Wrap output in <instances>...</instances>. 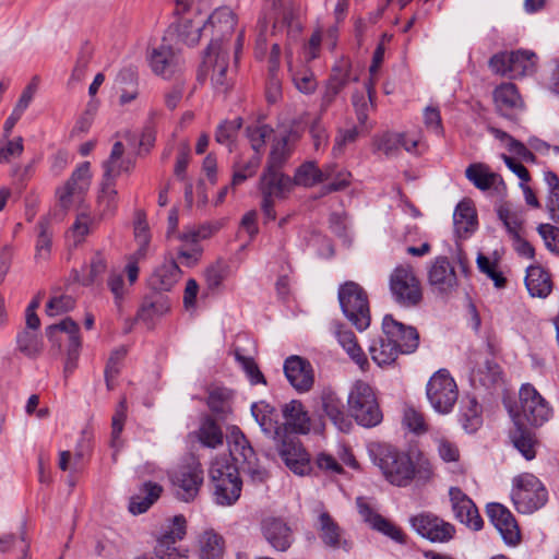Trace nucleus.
<instances>
[{
	"instance_id": "48",
	"label": "nucleus",
	"mask_w": 559,
	"mask_h": 559,
	"mask_svg": "<svg viewBox=\"0 0 559 559\" xmlns=\"http://www.w3.org/2000/svg\"><path fill=\"white\" fill-rule=\"evenodd\" d=\"M107 270V259L106 257L100 252L96 251L93 257L91 258V261L88 265H86L83 269V275L80 280L81 283L85 286H90L98 281H100L103 274Z\"/></svg>"
},
{
	"instance_id": "36",
	"label": "nucleus",
	"mask_w": 559,
	"mask_h": 559,
	"mask_svg": "<svg viewBox=\"0 0 559 559\" xmlns=\"http://www.w3.org/2000/svg\"><path fill=\"white\" fill-rule=\"evenodd\" d=\"M224 539L213 530L203 532L198 538L200 559H221L224 555Z\"/></svg>"
},
{
	"instance_id": "63",
	"label": "nucleus",
	"mask_w": 559,
	"mask_h": 559,
	"mask_svg": "<svg viewBox=\"0 0 559 559\" xmlns=\"http://www.w3.org/2000/svg\"><path fill=\"white\" fill-rule=\"evenodd\" d=\"M426 129L437 135L443 133V126L438 107L427 106L423 112Z\"/></svg>"
},
{
	"instance_id": "35",
	"label": "nucleus",
	"mask_w": 559,
	"mask_h": 559,
	"mask_svg": "<svg viewBox=\"0 0 559 559\" xmlns=\"http://www.w3.org/2000/svg\"><path fill=\"white\" fill-rule=\"evenodd\" d=\"M510 439L514 448L525 457L531 461L536 456V448L538 441L535 433L528 430L523 425H514V429L510 432Z\"/></svg>"
},
{
	"instance_id": "2",
	"label": "nucleus",
	"mask_w": 559,
	"mask_h": 559,
	"mask_svg": "<svg viewBox=\"0 0 559 559\" xmlns=\"http://www.w3.org/2000/svg\"><path fill=\"white\" fill-rule=\"evenodd\" d=\"M506 407L514 425L539 427L551 416L548 403L530 383L521 386L519 402H506Z\"/></svg>"
},
{
	"instance_id": "40",
	"label": "nucleus",
	"mask_w": 559,
	"mask_h": 559,
	"mask_svg": "<svg viewBox=\"0 0 559 559\" xmlns=\"http://www.w3.org/2000/svg\"><path fill=\"white\" fill-rule=\"evenodd\" d=\"M91 164L88 162H83L75 168L64 185L67 186V189H70L80 200H82L91 187Z\"/></svg>"
},
{
	"instance_id": "57",
	"label": "nucleus",
	"mask_w": 559,
	"mask_h": 559,
	"mask_svg": "<svg viewBox=\"0 0 559 559\" xmlns=\"http://www.w3.org/2000/svg\"><path fill=\"white\" fill-rule=\"evenodd\" d=\"M117 81L118 83L130 82L132 84L131 88L121 91V94L119 96L120 105L129 104L138 97L139 92L135 84L136 74L132 69L121 70L117 76Z\"/></svg>"
},
{
	"instance_id": "9",
	"label": "nucleus",
	"mask_w": 559,
	"mask_h": 559,
	"mask_svg": "<svg viewBox=\"0 0 559 559\" xmlns=\"http://www.w3.org/2000/svg\"><path fill=\"white\" fill-rule=\"evenodd\" d=\"M389 287L393 299L402 307H416L423 299L420 282L409 265H399L392 271Z\"/></svg>"
},
{
	"instance_id": "10",
	"label": "nucleus",
	"mask_w": 559,
	"mask_h": 559,
	"mask_svg": "<svg viewBox=\"0 0 559 559\" xmlns=\"http://www.w3.org/2000/svg\"><path fill=\"white\" fill-rule=\"evenodd\" d=\"M228 443L229 452L235 463L241 466L242 471L250 476L253 483H263L267 477V473L255 464L254 450L238 427L231 428Z\"/></svg>"
},
{
	"instance_id": "12",
	"label": "nucleus",
	"mask_w": 559,
	"mask_h": 559,
	"mask_svg": "<svg viewBox=\"0 0 559 559\" xmlns=\"http://www.w3.org/2000/svg\"><path fill=\"white\" fill-rule=\"evenodd\" d=\"M412 528L430 543L445 544L451 542L456 533L455 526L428 511L409 518Z\"/></svg>"
},
{
	"instance_id": "11",
	"label": "nucleus",
	"mask_w": 559,
	"mask_h": 559,
	"mask_svg": "<svg viewBox=\"0 0 559 559\" xmlns=\"http://www.w3.org/2000/svg\"><path fill=\"white\" fill-rule=\"evenodd\" d=\"M377 465L392 485L404 487L412 481V459L393 448H384L377 457Z\"/></svg>"
},
{
	"instance_id": "54",
	"label": "nucleus",
	"mask_w": 559,
	"mask_h": 559,
	"mask_svg": "<svg viewBox=\"0 0 559 559\" xmlns=\"http://www.w3.org/2000/svg\"><path fill=\"white\" fill-rule=\"evenodd\" d=\"M127 355V348L119 347L110 354L106 368H105V379L106 384L109 390L114 388L112 381L120 372L122 360Z\"/></svg>"
},
{
	"instance_id": "51",
	"label": "nucleus",
	"mask_w": 559,
	"mask_h": 559,
	"mask_svg": "<svg viewBox=\"0 0 559 559\" xmlns=\"http://www.w3.org/2000/svg\"><path fill=\"white\" fill-rule=\"evenodd\" d=\"M58 331L69 334V345L73 347L74 352L80 349L81 340L79 336V325L72 319L66 318L58 324L49 325L46 329V335L50 341H55V334Z\"/></svg>"
},
{
	"instance_id": "52",
	"label": "nucleus",
	"mask_w": 559,
	"mask_h": 559,
	"mask_svg": "<svg viewBox=\"0 0 559 559\" xmlns=\"http://www.w3.org/2000/svg\"><path fill=\"white\" fill-rule=\"evenodd\" d=\"M127 418V402L126 399H122L117 409L112 416L111 420V447L116 448L117 451L121 448L122 442L120 440V435L123 430L124 420Z\"/></svg>"
},
{
	"instance_id": "4",
	"label": "nucleus",
	"mask_w": 559,
	"mask_h": 559,
	"mask_svg": "<svg viewBox=\"0 0 559 559\" xmlns=\"http://www.w3.org/2000/svg\"><path fill=\"white\" fill-rule=\"evenodd\" d=\"M214 499L217 504L231 506L240 497L242 481L238 468L226 459H216L210 467Z\"/></svg>"
},
{
	"instance_id": "31",
	"label": "nucleus",
	"mask_w": 559,
	"mask_h": 559,
	"mask_svg": "<svg viewBox=\"0 0 559 559\" xmlns=\"http://www.w3.org/2000/svg\"><path fill=\"white\" fill-rule=\"evenodd\" d=\"M162 492L160 485L152 481L144 483L140 492L131 498L129 511L134 515L146 512L157 501Z\"/></svg>"
},
{
	"instance_id": "56",
	"label": "nucleus",
	"mask_w": 559,
	"mask_h": 559,
	"mask_svg": "<svg viewBox=\"0 0 559 559\" xmlns=\"http://www.w3.org/2000/svg\"><path fill=\"white\" fill-rule=\"evenodd\" d=\"M23 151L24 144L21 136L12 140L2 138L0 141V163H9L11 159L20 157Z\"/></svg>"
},
{
	"instance_id": "24",
	"label": "nucleus",
	"mask_w": 559,
	"mask_h": 559,
	"mask_svg": "<svg viewBox=\"0 0 559 559\" xmlns=\"http://www.w3.org/2000/svg\"><path fill=\"white\" fill-rule=\"evenodd\" d=\"M203 24L204 20L201 17L182 16L176 25L168 29L167 36L170 38L176 36L185 45L193 46L199 43L201 35H204Z\"/></svg>"
},
{
	"instance_id": "39",
	"label": "nucleus",
	"mask_w": 559,
	"mask_h": 559,
	"mask_svg": "<svg viewBox=\"0 0 559 559\" xmlns=\"http://www.w3.org/2000/svg\"><path fill=\"white\" fill-rule=\"evenodd\" d=\"M297 138V133L290 132L277 140L272 146L265 169L282 171L281 168L292 152V143Z\"/></svg>"
},
{
	"instance_id": "13",
	"label": "nucleus",
	"mask_w": 559,
	"mask_h": 559,
	"mask_svg": "<svg viewBox=\"0 0 559 559\" xmlns=\"http://www.w3.org/2000/svg\"><path fill=\"white\" fill-rule=\"evenodd\" d=\"M186 535V520L182 515L174 516L171 524L158 537L154 556H140L135 559H187V555L176 547L177 542Z\"/></svg>"
},
{
	"instance_id": "34",
	"label": "nucleus",
	"mask_w": 559,
	"mask_h": 559,
	"mask_svg": "<svg viewBox=\"0 0 559 559\" xmlns=\"http://www.w3.org/2000/svg\"><path fill=\"white\" fill-rule=\"evenodd\" d=\"M525 285L533 297H547L551 292L549 274L540 266L531 265L526 270Z\"/></svg>"
},
{
	"instance_id": "16",
	"label": "nucleus",
	"mask_w": 559,
	"mask_h": 559,
	"mask_svg": "<svg viewBox=\"0 0 559 559\" xmlns=\"http://www.w3.org/2000/svg\"><path fill=\"white\" fill-rule=\"evenodd\" d=\"M449 497L454 518L468 528L479 531L484 523L473 500L459 487H450Z\"/></svg>"
},
{
	"instance_id": "20",
	"label": "nucleus",
	"mask_w": 559,
	"mask_h": 559,
	"mask_svg": "<svg viewBox=\"0 0 559 559\" xmlns=\"http://www.w3.org/2000/svg\"><path fill=\"white\" fill-rule=\"evenodd\" d=\"M261 531L266 543L275 551H287L295 542L292 527L280 518H267L262 522Z\"/></svg>"
},
{
	"instance_id": "64",
	"label": "nucleus",
	"mask_w": 559,
	"mask_h": 559,
	"mask_svg": "<svg viewBox=\"0 0 559 559\" xmlns=\"http://www.w3.org/2000/svg\"><path fill=\"white\" fill-rule=\"evenodd\" d=\"M545 246L555 253H559V228L550 224H540L537 227Z\"/></svg>"
},
{
	"instance_id": "41",
	"label": "nucleus",
	"mask_w": 559,
	"mask_h": 559,
	"mask_svg": "<svg viewBox=\"0 0 559 559\" xmlns=\"http://www.w3.org/2000/svg\"><path fill=\"white\" fill-rule=\"evenodd\" d=\"M16 347L24 356L35 359L41 354L44 343L37 332L23 330L16 335Z\"/></svg>"
},
{
	"instance_id": "32",
	"label": "nucleus",
	"mask_w": 559,
	"mask_h": 559,
	"mask_svg": "<svg viewBox=\"0 0 559 559\" xmlns=\"http://www.w3.org/2000/svg\"><path fill=\"white\" fill-rule=\"evenodd\" d=\"M285 424L294 431L307 433L310 430V417L301 402L293 400L282 408Z\"/></svg>"
},
{
	"instance_id": "43",
	"label": "nucleus",
	"mask_w": 559,
	"mask_h": 559,
	"mask_svg": "<svg viewBox=\"0 0 559 559\" xmlns=\"http://www.w3.org/2000/svg\"><path fill=\"white\" fill-rule=\"evenodd\" d=\"M372 360L380 367L391 365L399 354H402L396 345L390 343L386 337L380 338L369 348Z\"/></svg>"
},
{
	"instance_id": "30",
	"label": "nucleus",
	"mask_w": 559,
	"mask_h": 559,
	"mask_svg": "<svg viewBox=\"0 0 559 559\" xmlns=\"http://www.w3.org/2000/svg\"><path fill=\"white\" fill-rule=\"evenodd\" d=\"M493 102L497 109L508 115L513 109H521L523 100L513 83H502L493 91Z\"/></svg>"
},
{
	"instance_id": "45",
	"label": "nucleus",
	"mask_w": 559,
	"mask_h": 559,
	"mask_svg": "<svg viewBox=\"0 0 559 559\" xmlns=\"http://www.w3.org/2000/svg\"><path fill=\"white\" fill-rule=\"evenodd\" d=\"M461 421L465 431L475 432L483 424L481 406L475 397H467L461 414Z\"/></svg>"
},
{
	"instance_id": "47",
	"label": "nucleus",
	"mask_w": 559,
	"mask_h": 559,
	"mask_svg": "<svg viewBox=\"0 0 559 559\" xmlns=\"http://www.w3.org/2000/svg\"><path fill=\"white\" fill-rule=\"evenodd\" d=\"M293 186L313 187L322 182L320 168L312 160L305 162L295 171Z\"/></svg>"
},
{
	"instance_id": "62",
	"label": "nucleus",
	"mask_w": 559,
	"mask_h": 559,
	"mask_svg": "<svg viewBox=\"0 0 559 559\" xmlns=\"http://www.w3.org/2000/svg\"><path fill=\"white\" fill-rule=\"evenodd\" d=\"M490 70L501 76L510 78L511 74V52L495 53L488 62Z\"/></svg>"
},
{
	"instance_id": "42",
	"label": "nucleus",
	"mask_w": 559,
	"mask_h": 559,
	"mask_svg": "<svg viewBox=\"0 0 559 559\" xmlns=\"http://www.w3.org/2000/svg\"><path fill=\"white\" fill-rule=\"evenodd\" d=\"M535 70V53L528 50L511 51L510 79H519L532 74Z\"/></svg>"
},
{
	"instance_id": "22",
	"label": "nucleus",
	"mask_w": 559,
	"mask_h": 559,
	"mask_svg": "<svg viewBox=\"0 0 559 559\" xmlns=\"http://www.w3.org/2000/svg\"><path fill=\"white\" fill-rule=\"evenodd\" d=\"M314 526L326 547L349 550L350 545L343 538L342 528L326 511L319 512Z\"/></svg>"
},
{
	"instance_id": "37",
	"label": "nucleus",
	"mask_w": 559,
	"mask_h": 559,
	"mask_svg": "<svg viewBox=\"0 0 559 559\" xmlns=\"http://www.w3.org/2000/svg\"><path fill=\"white\" fill-rule=\"evenodd\" d=\"M466 178L478 189L488 190L502 182L501 177L481 163L471 164L465 170Z\"/></svg>"
},
{
	"instance_id": "58",
	"label": "nucleus",
	"mask_w": 559,
	"mask_h": 559,
	"mask_svg": "<svg viewBox=\"0 0 559 559\" xmlns=\"http://www.w3.org/2000/svg\"><path fill=\"white\" fill-rule=\"evenodd\" d=\"M402 141L403 133L388 132L378 138L374 144L378 151H381L386 156H393L402 147Z\"/></svg>"
},
{
	"instance_id": "18",
	"label": "nucleus",
	"mask_w": 559,
	"mask_h": 559,
	"mask_svg": "<svg viewBox=\"0 0 559 559\" xmlns=\"http://www.w3.org/2000/svg\"><path fill=\"white\" fill-rule=\"evenodd\" d=\"M177 497L186 502L193 500L203 483V471L200 464L192 462L182 466L173 478Z\"/></svg>"
},
{
	"instance_id": "5",
	"label": "nucleus",
	"mask_w": 559,
	"mask_h": 559,
	"mask_svg": "<svg viewBox=\"0 0 559 559\" xmlns=\"http://www.w3.org/2000/svg\"><path fill=\"white\" fill-rule=\"evenodd\" d=\"M511 499L520 513L531 514L547 502V490L535 475L523 473L513 478Z\"/></svg>"
},
{
	"instance_id": "38",
	"label": "nucleus",
	"mask_w": 559,
	"mask_h": 559,
	"mask_svg": "<svg viewBox=\"0 0 559 559\" xmlns=\"http://www.w3.org/2000/svg\"><path fill=\"white\" fill-rule=\"evenodd\" d=\"M181 276V271L175 261L162 264L155 270L151 277V283L155 289L170 290Z\"/></svg>"
},
{
	"instance_id": "60",
	"label": "nucleus",
	"mask_w": 559,
	"mask_h": 559,
	"mask_svg": "<svg viewBox=\"0 0 559 559\" xmlns=\"http://www.w3.org/2000/svg\"><path fill=\"white\" fill-rule=\"evenodd\" d=\"M74 299L68 295L56 296L49 299L46 312L50 317L62 314L74 307Z\"/></svg>"
},
{
	"instance_id": "50",
	"label": "nucleus",
	"mask_w": 559,
	"mask_h": 559,
	"mask_svg": "<svg viewBox=\"0 0 559 559\" xmlns=\"http://www.w3.org/2000/svg\"><path fill=\"white\" fill-rule=\"evenodd\" d=\"M251 413L264 433L270 435L276 428L275 411L269 404L254 403L251 406Z\"/></svg>"
},
{
	"instance_id": "27",
	"label": "nucleus",
	"mask_w": 559,
	"mask_h": 559,
	"mask_svg": "<svg viewBox=\"0 0 559 559\" xmlns=\"http://www.w3.org/2000/svg\"><path fill=\"white\" fill-rule=\"evenodd\" d=\"M124 147L122 142H116L111 148L110 155L104 162L103 179L116 182L117 177L123 171H130L133 167V160L130 157H123Z\"/></svg>"
},
{
	"instance_id": "15",
	"label": "nucleus",
	"mask_w": 559,
	"mask_h": 559,
	"mask_svg": "<svg viewBox=\"0 0 559 559\" xmlns=\"http://www.w3.org/2000/svg\"><path fill=\"white\" fill-rule=\"evenodd\" d=\"M428 281L433 292L450 295L457 288V276L454 266L444 257H438L428 270Z\"/></svg>"
},
{
	"instance_id": "21",
	"label": "nucleus",
	"mask_w": 559,
	"mask_h": 559,
	"mask_svg": "<svg viewBox=\"0 0 559 559\" xmlns=\"http://www.w3.org/2000/svg\"><path fill=\"white\" fill-rule=\"evenodd\" d=\"M284 372L294 389L298 392H307L313 384V369L309 361L290 356L284 362Z\"/></svg>"
},
{
	"instance_id": "44",
	"label": "nucleus",
	"mask_w": 559,
	"mask_h": 559,
	"mask_svg": "<svg viewBox=\"0 0 559 559\" xmlns=\"http://www.w3.org/2000/svg\"><path fill=\"white\" fill-rule=\"evenodd\" d=\"M402 425L404 429L417 436L426 433L429 428L425 414L413 405L404 406Z\"/></svg>"
},
{
	"instance_id": "6",
	"label": "nucleus",
	"mask_w": 559,
	"mask_h": 559,
	"mask_svg": "<svg viewBox=\"0 0 559 559\" xmlns=\"http://www.w3.org/2000/svg\"><path fill=\"white\" fill-rule=\"evenodd\" d=\"M338 301L345 317L358 331L370 324V309L365 289L355 282H346L338 289Z\"/></svg>"
},
{
	"instance_id": "17",
	"label": "nucleus",
	"mask_w": 559,
	"mask_h": 559,
	"mask_svg": "<svg viewBox=\"0 0 559 559\" xmlns=\"http://www.w3.org/2000/svg\"><path fill=\"white\" fill-rule=\"evenodd\" d=\"M278 454L294 474L304 476L311 472L310 456L298 439L285 438L278 445Z\"/></svg>"
},
{
	"instance_id": "7",
	"label": "nucleus",
	"mask_w": 559,
	"mask_h": 559,
	"mask_svg": "<svg viewBox=\"0 0 559 559\" xmlns=\"http://www.w3.org/2000/svg\"><path fill=\"white\" fill-rule=\"evenodd\" d=\"M426 396L436 413L447 415L452 412L459 397V390L445 369H440L430 377L426 385Z\"/></svg>"
},
{
	"instance_id": "61",
	"label": "nucleus",
	"mask_w": 559,
	"mask_h": 559,
	"mask_svg": "<svg viewBox=\"0 0 559 559\" xmlns=\"http://www.w3.org/2000/svg\"><path fill=\"white\" fill-rule=\"evenodd\" d=\"M241 127V119L237 118L231 121H224L217 127L216 133H215V140L219 144L229 145L233 138L235 136L236 132Z\"/></svg>"
},
{
	"instance_id": "1",
	"label": "nucleus",
	"mask_w": 559,
	"mask_h": 559,
	"mask_svg": "<svg viewBox=\"0 0 559 559\" xmlns=\"http://www.w3.org/2000/svg\"><path fill=\"white\" fill-rule=\"evenodd\" d=\"M204 36L210 37L203 66L210 74L213 87L218 93H226L231 80L227 72L229 56L234 53L235 62L242 48L243 31L237 29V16L231 9L222 7L212 12L203 24Z\"/></svg>"
},
{
	"instance_id": "8",
	"label": "nucleus",
	"mask_w": 559,
	"mask_h": 559,
	"mask_svg": "<svg viewBox=\"0 0 559 559\" xmlns=\"http://www.w3.org/2000/svg\"><path fill=\"white\" fill-rule=\"evenodd\" d=\"M293 187L289 176L282 171L264 169L259 181V190L262 194L261 210L269 221L276 218L275 199H285Z\"/></svg>"
},
{
	"instance_id": "55",
	"label": "nucleus",
	"mask_w": 559,
	"mask_h": 559,
	"mask_svg": "<svg viewBox=\"0 0 559 559\" xmlns=\"http://www.w3.org/2000/svg\"><path fill=\"white\" fill-rule=\"evenodd\" d=\"M38 237L36 241V258L46 260L50 254L51 233L49 231L48 222L41 219L37 223Z\"/></svg>"
},
{
	"instance_id": "49",
	"label": "nucleus",
	"mask_w": 559,
	"mask_h": 559,
	"mask_svg": "<svg viewBox=\"0 0 559 559\" xmlns=\"http://www.w3.org/2000/svg\"><path fill=\"white\" fill-rule=\"evenodd\" d=\"M198 438L203 445L209 448L223 444V432L216 421L210 417L204 418L201 423Z\"/></svg>"
},
{
	"instance_id": "53",
	"label": "nucleus",
	"mask_w": 559,
	"mask_h": 559,
	"mask_svg": "<svg viewBox=\"0 0 559 559\" xmlns=\"http://www.w3.org/2000/svg\"><path fill=\"white\" fill-rule=\"evenodd\" d=\"M235 359L247 374L251 384H265V378L258 365L251 357L243 356L238 349L235 350Z\"/></svg>"
},
{
	"instance_id": "25",
	"label": "nucleus",
	"mask_w": 559,
	"mask_h": 559,
	"mask_svg": "<svg viewBox=\"0 0 559 559\" xmlns=\"http://www.w3.org/2000/svg\"><path fill=\"white\" fill-rule=\"evenodd\" d=\"M321 405L324 414L340 430L347 432L352 428V421L344 412L341 399L332 391H323Z\"/></svg>"
},
{
	"instance_id": "26",
	"label": "nucleus",
	"mask_w": 559,
	"mask_h": 559,
	"mask_svg": "<svg viewBox=\"0 0 559 559\" xmlns=\"http://www.w3.org/2000/svg\"><path fill=\"white\" fill-rule=\"evenodd\" d=\"M118 205L116 182L102 179L96 198V216L98 221L115 214Z\"/></svg>"
},
{
	"instance_id": "28",
	"label": "nucleus",
	"mask_w": 559,
	"mask_h": 559,
	"mask_svg": "<svg viewBox=\"0 0 559 559\" xmlns=\"http://www.w3.org/2000/svg\"><path fill=\"white\" fill-rule=\"evenodd\" d=\"M150 66L154 73L168 76L178 63V57L173 48L165 43L153 48L148 56Z\"/></svg>"
},
{
	"instance_id": "29",
	"label": "nucleus",
	"mask_w": 559,
	"mask_h": 559,
	"mask_svg": "<svg viewBox=\"0 0 559 559\" xmlns=\"http://www.w3.org/2000/svg\"><path fill=\"white\" fill-rule=\"evenodd\" d=\"M453 224L460 237H467L477 227V215L471 201H461L453 213Z\"/></svg>"
},
{
	"instance_id": "33",
	"label": "nucleus",
	"mask_w": 559,
	"mask_h": 559,
	"mask_svg": "<svg viewBox=\"0 0 559 559\" xmlns=\"http://www.w3.org/2000/svg\"><path fill=\"white\" fill-rule=\"evenodd\" d=\"M333 332L340 345L345 349L349 357L361 368L368 365V360L362 349L357 343L355 334L350 330L343 329L338 323L333 324Z\"/></svg>"
},
{
	"instance_id": "19",
	"label": "nucleus",
	"mask_w": 559,
	"mask_h": 559,
	"mask_svg": "<svg viewBox=\"0 0 559 559\" xmlns=\"http://www.w3.org/2000/svg\"><path fill=\"white\" fill-rule=\"evenodd\" d=\"M486 513L507 544L512 546L519 544L521 534L518 523L503 504L489 503L486 508Z\"/></svg>"
},
{
	"instance_id": "23",
	"label": "nucleus",
	"mask_w": 559,
	"mask_h": 559,
	"mask_svg": "<svg viewBox=\"0 0 559 559\" xmlns=\"http://www.w3.org/2000/svg\"><path fill=\"white\" fill-rule=\"evenodd\" d=\"M471 362L475 364L471 371V379L474 383L478 382L480 385L488 388L499 381L501 377L500 366L487 355L477 354Z\"/></svg>"
},
{
	"instance_id": "14",
	"label": "nucleus",
	"mask_w": 559,
	"mask_h": 559,
	"mask_svg": "<svg viewBox=\"0 0 559 559\" xmlns=\"http://www.w3.org/2000/svg\"><path fill=\"white\" fill-rule=\"evenodd\" d=\"M382 330L388 341L399 347L402 354L412 353L418 346L419 336L413 326H406L391 314L383 318Z\"/></svg>"
},
{
	"instance_id": "3",
	"label": "nucleus",
	"mask_w": 559,
	"mask_h": 559,
	"mask_svg": "<svg viewBox=\"0 0 559 559\" xmlns=\"http://www.w3.org/2000/svg\"><path fill=\"white\" fill-rule=\"evenodd\" d=\"M350 416L362 427L371 428L382 421L380 409L373 389L364 381H356L347 397Z\"/></svg>"
},
{
	"instance_id": "59",
	"label": "nucleus",
	"mask_w": 559,
	"mask_h": 559,
	"mask_svg": "<svg viewBox=\"0 0 559 559\" xmlns=\"http://www.w3.org/2000/svg\"><path fill=\"white\" fill-rule=\"evenodd\" d=\"M359 134L357 127L340 129L334 140L332 152L334 156L343 154L346 145L354 143Z\"/></svg>"
},
{
	"instance_id": "46",
	"label": "nucleus",
	"mask_w": 559,
	"mask_h": 559,
	"mask_svg": "<svg viewBox=\"0 0 559 559\" xmlns=\"http://www.w3.org/2000/svg\"><path fill=\"white\" fill-rule=\"evenodd\" d=\"M492 134L499 139L506 148L513 154L514 156L519 157L521 162L524 163H535L536 157L535 155L520 141L512 138L508 133L499 130V129H492Z\"/></svg>"
}]
</instances>
